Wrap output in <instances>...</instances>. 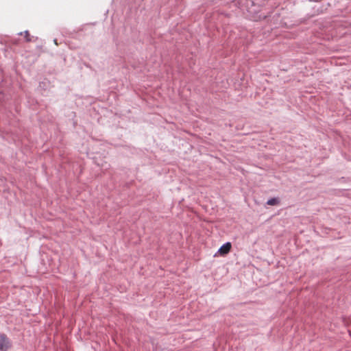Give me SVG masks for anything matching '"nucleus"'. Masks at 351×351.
Returning <instances> with one entry per match:
<instances>
[{
	"mask_svg": "<svg viewBox=\"0 0 351 351\" xmlns=\"http://www.w3.org/2000/svg\"><path fill=\"white\" fill-rule=\"evenodd\" d=\"M10 346L11 344L7 336L0 333V351H7Z\"/></svg>",
	"mask_w": 351,
	"mask_h": 351,
	"instance_id": "obj_1",
	"label": "nucleus"
},
{
	"mask_svg": "<svg viewBox=\"0 0 351 351\" xmlns=\"http://www.w3.org/2000/svg\"><path fill=\"white\" fill-rule=\"evenodd\" d=\"M231 247V243L230 242H227L221 246L218 250V253L222 256L226 255L230 252Z\"/></svg>",
	"mask_w": 351,
	"mask_h": 351,
	"instance_id": "obj_2",
	"label": "nucleus"
},
{
	"mask_svg": "<svg viewBox=\"0 0 351 351\" xmlns=\"http://www.w3.org/2000/svg\"><path fill=\"white\" fill-rule=\"evenodd\" d=\"M279 203L278 198H271L267 202V204L270 206L276 205Z\"/></svg>",
	"mask_w": 351,
	"mask_h": 351,
	"instance_id": "obj_3",
	"label": "nucleus"
},
{
	"mask_svg": "<svg viewBox=\"0 0 351 351\" xmlns=\"http://www.w3.org/2000/svg\"><path fill=\"white\" fill-rule=\"evenodd\" d=\"M24 34H25V36L26 38L27 41H30V39L29 38V32L28 31H25L24 32Z\"/></svg>",
	"mask_w": 351,
	"mask_h": 351,
	"instance_id": "obj_4",
	"label": "nucleus"
},
{
	"mask_svg": "<svg viewBox=\"0 0 351 351\" xmlns=\"http://www.w3.org/2000/svg\"><path fill=\"white\" fill-rule=\"evenodd\" d=\"M54 43H55V44H56V45H58V44H57L56 39H55V40H54Z\"/></svg>",
	"mask_w": 351,
	"mask_h": 351,
	"instance_id": "obj_5",
	"label": "nucleus"
}]
</instances>
